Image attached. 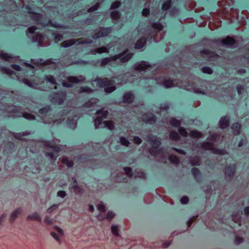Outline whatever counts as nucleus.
<instances>
[{
  "label": "nucleus",
  "mask_w": 249,
  "mask_h": 249,
  "mask_svg": "<svg viewBox=\"0 0 249 249\" xmlns=\"http://www.w3.org/2000/svg\"><path fill=\"white\" fill-rule=\"evenodd\" d=\"M50 109V108L49 106H47L43 108H41L39 110V113L40 114H43L48 112Z\"/></svg>",
  "instance_id": "obj_54"
},
{
  "label": "nucleus",
  "mask_w": 249,
  "mask_h": 249,
  "mask_svg": "<svg viewBox=\"0 0 249 249\" xmlns=\"http://www.w3.org/2000/svg\"><path fill=\"white\" fill-rule=\"evenodd\" d=\"M134 98V95L131 92H126L123 96V102L130 104L133 101Z\"/></svg>",
  "instance_id": "obj_14"
},
{
  "label": "nucleus",
  "mask_w": 249,
  "mask_h": 249,
  "mask_svg": "<svg viewBox=\"0 0 249 249\" xmlns=\"http://www.w3.org/2000/svg\"><path fill=\"white\" fill-rule=\"evenodd\" d=\"M112 31L111 28H100L99 30L96 31L95 33L93 35L92 37L96 39L101 37H104L107 36Z\"/></svg>",
  "instance_id": "obj_8"
},
{
  "label": "nucleus",
  "mask_w": 249,
  "mask_h": 249,
  "mask_svg": "<svg viewBox=\"0 0 249 249\" xmlns=\"http://www.w3.org/2000/svg\"><path fill=\"white\" fill-rule=\"evenodd\" d=\"M178 132L180 133V134L183 137H186L188 135V132L183 127H180L178 128Z\"/></svg>",
  "instance_id": "obj_47"
},
{
  "label": "nucleus",
  "mask_w": 249,
  "mask_h": 249,
  "mask_svg": "<svg viewBox=\"0 0 249 249\" xmlns=\"http://www.w3.org/2000/svg\"><path fill=\"white\" fill-rule=\"evenodd\" d=\"M42 60H40L39 63H40V64L43 65V66L48 65L52 63V61L51 60H46L45 61H43V62H42Z\"/></svg>",
  "instance_id": "obj_61"
},
{
  "label": "nucleus",
  "mask_w": 249,
  "mask_h": 249,
  "mask_svg": "<svg viewBox=\"0 0 249 249\" xmlns=\"http://www.w3.org/2000/svg\"><path fill=\"white\" fill-rule=\"evenodd\" d=\"M237 90L238 93L239 94H241L243 92V91L244 90V89L242 86L238 85L237 86Z\"/></svg>",
  "instance_id": "obj_64"
},
{
  "label": "nucleus",
  "mask_w": 249,
  "mask_h": 249,
  "mask_svg": "<svg viewBox=\"0 0 249 249\" xmlns=\"http://www.w3.org/2000/svg\"><path fill=\"white\" fill-rule=\"evenodd\" d=\"M111 231L112 233L115 236H118V227L117 226L113 225L111 226Z\"/></svg>",
  "instance_id": "obj_49"
},
{
  "label": "nucleus",
  "mask_w": 249,
  "mask_h": 249,
  "mask_svg": "<svg viewBox=\"0 0 249 249\" xmlns=\"http://www.w3.org/2000/svg\"><path fill=\"white\" fill-rule=\"evenodd\" d=\"M73 183L72 188L74 192L77 195H81L84 193L83 188L78 185L76 179L75 178H72Z\"/></svg>",
  "instance_id": "obj_13"
},
{
  "label": "nucleus",
  "mask_w": 249,
  "mask_h": 249,
  "mask_svg": "<svg viewBox=\"0 0 249 249\" xmlns=\"http://www.w3.org/2000/svg\"><path fill=\"white\" fill-rule=\"evenodd\" d=\"M170 161L175 164H178L179 163V159L176 156L171 155L169 156Z\"/></svg>",
  "instance_id": "obj_41"
},
{
  "label": "nucleus",
  "mask_w": 249,
  "mask_h": 249,
  "mask_svg": "<svg viewBox=\"0 0 249 249\" xmlns=\"http://www.w3.org/2000/svg\"><path fill=\"white\" fill-rule=\"evenodd\" d=\"M170 138L173 140H177L179 138V135L177 132L172 131L170 134Z\"/></svg>",
  "instance_id": "obj_43"
},
{
  "label": "nucleus",
  "mask_w": 249,
  "mask_h": 249,
  "mask_svg": "<svg viewBox=\"0 0 249 249\" xmlns=\"http://www.w3.org/2000/svg\"><path fill=\"white\" fill-rule=\"evenodd\" d=\"M65 98V94L62 92L59 94L54 95V96L52 98L51 101L54 104L61 105L63 103Z\"/></svg>",
  "instance_id": "obj_9"
},
{
  "label": "nucleus",
  "mask_w": 249,
  "mask_h": 249,
  "mask_svg": "<svg viewBox=\"0 0 249 249\" xmlns=\"http://www.w3.org/2000/svg\"><path fill=\"white\" fill-rule=\"evenodd\" d=\"M190 162L193 165H198L200 163L199 158L197 157H192L190 159Z\"/></svg>",
  "instance_id": "obj_39"
},
{
  "label": "nucleus",
  "mask_w": 249,
  "mask_h": 249,
  "mask_svg": "<svg viewBox=\"0 0 249 249\" xmlns=\"http://www.w3.org/2000/svg\"><path fill=\"white\" fill-rule=\"evenodd\" d=\"M147 141L152 147L149 149V152L157 157H166L167 156V153L163 152L162 149H157L160 144V142L156 137L153 136L147 137Z\"/></svg>",
  "instance_id": "obj_1"
},
{
  "label": "nucleus",
  "mask_w": 249,
  "mask_h": 249,
  "mask_svg": "<svg viewBox=\"0 0 249 249\" xmlns=\"http://www.w3.org/2000/svg\"><path fill=\"white\" fill-rule=\"evenodd\" d=\"M95 81L98 86L104 88V90L106 93H110L116 89L115 82L112 79L107 78H96Z\"/></svg>",
  "instance_id": "obj_2"
},
{
  "label": "nucleus",
  "mask_w": 249,
  "mask_h": 249,
  "mask_svg": "<svg viewBox=\"0 0 249 249\" xmlns=\"http://www.w3.org/2000/svg\"><path fill=\"white\" fill-rule=\"evenodd\" d=\"M101 3L97 2L94 6L88 9V12L90 13L97 10L100 6Z\"/></svg>",
  "instance_id": "obj_37"
},
{
  "label": "nucleus",
  "mask_w": 249,
  "mask_h": 249,
  "mask_svg": "<svg viewBox=\"0 0 249 249\" xmlns=\"http://www.w3.org/2000/svg\"><path fill=\"white\" fill-rule=\"evenodd\" d=\"M235 168L233 166H229L225 170V178L227 179H230L233 176Z\"/></svg>",
  "instance_id": "obj_16"
},
{
  "label": "nucleus",
  "mask_w": 249,
  "mask_h": 249,
  "mask_svg": "<svg viewBox=\"0 0 249 249\" xmlns=\"http://www.w3.org/2000/svg\"><path fill=\"white\" fill-rule=\"evenodd\" d=\"M115 214L112 212L108 211L106 214V219L111 220L114 217Z\"/></svg>",
  "instance_id": "obj_46"
},
{
  "label": "nucleus",
  "mask_w": 249,
  "mask_h": 249,
  "mask_svg": "<svg viewBox=\"0 0 249 249\" xmlns=\"http://www.w3.org/2000/svg\"><path fill=\"white\" fill-rule=\"evenodd\" d=\"M200 53L202 57L208 60H212L213 58H215L218 56L214 52L206 49L201 51Z\"/></svg>",
  "instance_id": "obj_10"
},
{
  "label": "nucleus",
  "mask_w": 249,
  "mask_h": 249,
  "mask_svg": "<svg viewBox=\"0 0 249 249\" xmlns=\"http://www.w3.org/2000/svg\"><path fill=\"white\" fill-rule=\"evenodd\" d=\"M44 78L46 81L50 82L51 84H52L53 85H54L55 89L56 88V87L55 86L56 83V81H55V78L53 76H52L51 75H46L45 76Z\"/></svg>",
  "instance_id": "obj_29"
},
{
  "label": "nucleus",
  "mask_w": 249,
  "mask_h": 249,
  "mask_svg": "<svg viewBox=\"0 0 249 249\" xmlns=\"http://www.w3.org/2000/svg\"><path fill=\"white\" fill-rule=\"evenodd\" d=\"M99 102V100L96 98H92L89 100V101L86 102L84 106L86 107L89 108L92 107H94L98 102Z\"/></svg>",
  "instance_id": "obj_25"
},
{
  "label": "nucleus",
  "mask_w": 249,
  "mask_h": 249,
  "mask_svg": "<svg viewBox=\"0 0 249 249\" xmlns=\"http://www.w3.org/2000/svg\"><path fill=\"white\" fill-rule=\"evenodd\" d=\"M121 5V3L119 1H115L112 3L111 5L110 9H115L119 7Z\"/></svg>",
  "instance_id": "obj_51"
},
{
  "label": "nucleus",
  "mask_w": 249,
  "mask_h": 249,
  "mask_svg": "<svg viewBox=\"0 0 249 249\" xmlns=\"http://www.w3.org/2000/svg\"><path fill=\"white\" fill-rule=\"evenodd\" d=\"M172 1L171 0H167L165 1L162 6V9L164 11L167 10L171 6Z\"/></svg>",
  "instance_id": "obj_34"
},
{
  "label": "nucleus",
  "mask_w": 249,
  "mask_h": 249,
  "mask_svg": "<svg viewBox=\"0 0 249 249\" xmlns=\"http://www.w3.org/2000/svg\"><path fill=\"white\" fill-rule=\"evenodd\" d=\"M230 118L228 116L222 117L219 122V126L220 128L224 129L229 125Z\"/></svg>",
  "instance_id": "obj_15"
},
{
  "label": "nucleus",
  "mask_w": 249,
  "mask_h": 249,
  "mask_svg": "<svg viewBox=\"0 0 249 249\" xmlns=\"http://www.w3.org/2000/svg\"><path fill=\"white\" fill-rule=\"evenodd\" d=\"M60 204H53V205L50 207L47 210V212L49 213H52L53 211L55 210H56L58 206H59Z\"/></svg>",
  "instance_id": "obj_40"
},
{
  "label": "nucleus",
  "mask_w": 249,
  "mask_h": 249,
  "mask_svg": "<svg viewBox=\"0 0 249 249\" xmlns=\"http://www.w3.org/2000/svg\"><path fill=\"white\" fill-rule=\"evenodd\" d=\"M123 54H118L117 55H115L111 57L104 58L102 61V64L103 65L107 64L111 61H114L118 59H119V58L121 57L123 55Z\"/></svg>",
  "instance_id": "obj_18"
},
{
  "label": "nucleus",
  "mask_w": 249,
  "mask_h": 249,
  "mask_svg": "<svg viewBox=\"0 0 249 249\" xmlns=\"http://www.w3.org/2000/svg\"><path fill=\"white\" fill-rule=\"evenodd\" d=\"M45 146H46L45 150L46 156L54 161L58 156L56 154L61 151L60 145H53L50 142H47L45 143Z\"/></svg>",
  "instance_id": "obj_3"
},
{
  "label": "nucleus",
  "mask_w": 249,
  "mask_h": 249,
  "mask_svg": "<svg viewBox=\"0 0 249 249\" xmlns=\"http://www.w3.org/2000/svg\"><path fill=\"white\" fill-rule=\"evenodd\" d=\"M146 41L145 37H141L136 43L135 48L138 49L142 48L145 45Z\"/></svg>",
  "instance_id": "obj_20"
},
{
  "label": "nucleus",
  "mask_w": 249,
  "mask_h": 249,
  "mask_svg": "<svg viewBox=\"0 0 249 249\" xmlns=\"http://www.w3.org/2000/svg\"><path fill=\"white\" fill-rule=\"evenodd\" d=\"M134 177L136 178H145V174L144 173L140 170H136L134 172Z\"/></svg>",
  "instance_id": "obj_36"
},
{
  "label": "nucleus",
  "mask_w": 249,
  "mask_h": 249,
  "mask_svg": "<svg viewBox=\"0 0 249 249\" xmlns=\"http://www.w3.org/2000/svg\"><path fill=\"white\" fill-rule=\"evenodd\" d=\"M96 114L98 115L97 117H100V118L103 119L107 116L108 112L107 110L102 109L97 111Z\"/></svg>",
  "instance_id": "obj_31"
},
{
  "label": "nucleus",
  "mask_w": 249,
  "mask_h": 249,
  "mask_svg": "<svg viewBox=\"0 0 249 249\" xmlns=\"http://www.w3.org/2000/svg\"><path fill=\"white\" fill-rule=\"evenodd\" d=\"M189 136L193 138H199L202 137V134L196 130H192L189 133Z\"/></svg>",
  "instance_id": "obj_28"
},
{
  "label": "nucleus",
  "mask_w": 249,
  "mask_h": 249,
  "mask_svg": "<svg viewBox=\"0 0 249 249\" xmlns=\"http://www.w3.org/2000/svg\"><path fill=\"white\" fill-rule=\"evenodd\" d=\"M241 125L239 123H234L231 126V128L233 130V133L235 135H238L240 134Z\"/></svg>",
  "instance_id": "obj_27"
},
{
  "label": "nucleus",
  "mask_w": 249,
  "mask_h": 249,
  "mask_svg": "<svg viewBox=\"0 0 249 249\" xmlns=\"http://www.w3.org/2000/svg\"><path fill=\"white\" fill-rule=\"evenodd\" d=\"M222 42L226 46L231 47L235 43V40L233 37L228 36L223 39Z\"/></svg>",
  "instance_id": "obj_19"
},
{
  "label": "nucleus",
  "mask_w": 249,
  "mask_h": 249,
  "mask_svg": "<svg viewBox=\"0 0 249 249\" xmlns=\"http://www.w3.org/2000/svg\"><path fill=\"white\" fill-rule=\"evenodd\" d=\"M181 203L183 204H187L189 201V198L187 196H183L180 199Z\"/></svg>",
  "instance_id": "obj_59"
},
{
  "label": "nucleus",
  "mask_w": 249,
  "mask_h": 249,
  "mask_svg": "<svg viewBox=\"0 0 249 249\" xmlns=\"http://www.w3.org/2000/svg\"><path fill=\"white\" fill-rule=\"evenodd\" d=\"M44 222L47 225H52L53 224V220L50 217L46 216L44 218Z\"/></svg>",
  "instance_id": "obj_53"
},
{
  "label": "nucleus",
  "mask_w": 249,
  "mask_h": 249,
  "mask_svg": "<svg viewBox=\"0 0 249 249\" xmlns=\"http://www.w3.org/2000/svg\"><path fill=\"white\" fill-rule=\"evenodd\" d=\"M150 13V10L148 8H144L142 11V15L144 17H147Z\"/></svg>",
  "instance_id": "obj_57"
},
{
  "label": "nucleus",
  "mask_w": 249,
  "mask_h": 249,
  "mask_svg": "<svg viewBox=\"0 0 249 249\" xmlns=\"http://www.w3.org/2000/svg\"><path fill=\"white\" fill-rule=\"evenodd\" d=\"M85 80V78L82 75L78 76H69L66 81L63 82V86L67 87H71L73 84H78L83 82Z\"/></svg>",
  "instance_id": "obj_4"
},
{
  "label": "nucleus",
  "mask_w": 249,
  "mask_h": 249,
  "mask_svg": "<svg viewBox=\"0 0 249 249\" xmlns=\"http://www.w3.org/2000/svg\"><path fill=\"white\" fill-rule=\"evenodd\" d=\"M133 141V142L137 144H140L142 142V140L139 137L136 136L134 137Z\"/></svg>",
  "instance_id": "obj_58"
},
{
  "label": "nucleus",
  "mask_w": 249,
  "mask_h": 249,
  "mask_svg": "<svg viewBox=\"0 0 249 249\" xmlns=\"http://www.w3.org/2000/svg\"><path fill=\"white\" fill-rule=\"evenodd\" d=\"M21 212L22 211L20 209H18L14 211L11 214L9 219L10 222L11 223L13 222L18 217V216L21 213Z\"/></svg>",
  "instance_id": "obj_23"
},
{
  "label": "nucleus",
  "mask_w": 249,
  "mask_h": 249,
  "mask_svg": "<svg viewBox=\"0 0 249 249\" xmlns=\"http://www.w3.org/2000/svg\"><path fill=\"white\" fill-rule=\"evenodd\" d=\"M201 71L203 73H207V74H212L213 70L208 67H204L201 69Z\"/></svg>",
  "instance_id": "obj_44"
},
{
  "label": "nucleus",
  "mask_w": 249,
  "mask_h": 249,
  "mask_svg": "<svg viewBox=\"0 0 249 249\" xmlns=\"http://www.w3.org/2000/svg\"><path fill=\"white\" fill-rule=\"evenodd\" d=\"M126 51H124L122 53L120 54H124L123 55L120 57V61L122 63H124L128 61L132 56L133 54L131 53H129L127 54Z\"/></svg>",
  "instance_id": "obj_22"
},
{
  "label": "nucleus",
  "mask_w": 249,
  "mask_h": 249,
  "mask_svg": "<svg viewBox=\"0 0 249 249\" xmlns=\"http://www.w3.org/2000/svg\"><path fill=\"white\" fill-rule=\"evenodd\" d=\"M134 69L139 71H143L150 67L149 64L144 61H142L140 63L135 64L134 66Z\"/></svg>",
  "instance_id": "obj_12"
},
{
  "label": "nucleus",
  "mask_w": 249,
  "mask_h": 249,
  "mask_svg": "<svg viewBox=\"0 0 249 249\" xmlns=\"http://www.w3.org/2000/svg\"><path fill=\"white\" fill-rule=\"evenodd\" d=\"M27 220L29 221H37L38 222H41V218L37 213H35L32 215L27 216Z\"/></svg>",
  "instance_id": "obj_21"
},
{
  "label": "nucleus",
  "mask_w": 249,
  "mask_h": 249,
  "mask_svg": "<svg viewBox=\"0 0 249 249\" xmlns=\"http://www.w3.org/2000/svg\"><path fill=\"white\" fill-rule=\"evenodd\" d=\"M120 14L118 11H114L110 13V18L112 19L117 20L120 18Z\"/></svg>",
  "instance_id": "obj_35"
},
{
  "label": "nucleus",
  "mask_w": 249,
  "mask_h": 249,
  "mask_svg": "<svg viewBox=\"0 0 249 249\" xmlns=\"http://www.w3.org/2000/svg\"><path fill=\"white\" fill-rule=\"evenodd\" d=\"M169 108V105L167 103L162 104L160 107V109L161 111V110H167Z\"/></svg>",
  "instance_id": "obj_56"
},
{
  "label": "nucleus",
  "mask_w": 249,
  "mask_h": 249,
  "mask_svg": "<svg viewBox=\"0 0 249 249\" xmlns=\"http://www.w3.org/2000/svg\"><path fill=\"white\" fill-rule=\"evenodd\" d=\"M142 120L146 123L153 124L156 122V117L151 113H147L142 116Z\"/></svg>",
  "instance_id": "obj_11"
},
{
  "label": "nucleus",
  "mask_w": 249,
  "mask_h": 249,
  "mask_svg": "<svg viewBox=\"0 0 249 249\" xmlns=\"http://www.w3.org/2000/svg\"><path fill=\"white\" fill-rule=\"evenodd\" d=\"M97 218L99 221H103L106 219V214L105 213H100L97 215Z\"/></svg>",
  "instance_id": "obj_52"
},
{
  "label": "nucleus",
  "mask_w": 249,
  "mask_h": 249,
  "mask_svg": "<svg viewBox=\"0 0 249 249\" xmlns=\"http://www.w3.org/2000/svg\"><path fill=\"white\" fill-rule=\"evenodd\" d=\"M108 53V49L105 47H102L95 49V50H93L91 52L92 54H95L96 53Z\"/></svg>",
  "instance_id": "obj_26"
},
{
  "label": "nucleus",
  "mask_w": 249,
  "mask_h": 249,
  "mask_svg": "<svg viewBox=\"0 0 249 249\" xmlns=\"http://www.w3.org/2000/svg\"><path fill=\"white\" fill-rule=\"evenodd\" d=\"M59 160L68 168L72 167L74 164L73 161L71 159L66 157H63L60 158Z\"/></svg>",
  "instance_id": "obj_17"
},
{
  "label": "nucleus",
  "mask_w": 249,
  "mask_h": 249,
  "mask_svg": "<svg viewBox=\"0 0 249 249\" xmlns=\"http://www.w3.org/2000/svg\"><path fill=\"white\" fill-rule=\"evenodd\" d=\"M201 147L204 150H211L213 153L215 154H224V152L222 150L215 148L212 142H204L201 144Z\"/></svg>",
  "instance_id": "obj_7"
},
{
  "label": "nucleus",
  "mask_w": 249,
  "mask_h": 249,
  "mask_svg": "<svg viewBox=\"0 0 249 249\" xmlns=\"http://www.w3.org/2000/svg\"><path fill=\"white\" fill-rule=\"evenodd\" d=\"M91 42V41H89L88 39H84L83 38H79V39H71L70 40H67L63 41L61 43V46L66 48L70 46H71L76 43H78V44H85V43H89Z\"/></svg>",
  "instance_id": "obj_5"
},
{
  "label": "nucleus",
  "mask_w": 249,
  "mask_h": 249,
  "mask_svg": "<svg viewBox=\"0 0 249 249\" xmlns=\"http://www.w3.org/2000/svg\"><path fill=\"white\" fill-rule=\"evenodd\" d=\"M192 172L195 178H197L199 176V171L196 168H193L192 170Z\"/></svg>",
  "instance_id": "obj_50"
},
{
  "label": "nucleus",
  "mask_w": 249,
  "mask_h": 249,
  "mask_svg": "<svg viewBox=\"0 0 249 249\" xmlns=\"http://www.w3.org/2000/svg\"><path fill=\"white\" fill-rule=\"evenodd\" d=\"M97 209L100 213H105L107 211L106 207L102 202H100L97 205Z\"/></svg>",
  "instance_id": "obj_32"
},
{
  "label": "nucleus",
  "mask_w": 249,
  "mask_h": 249,
  "mask_svg": "<svg viewBox=\"0 0 249 249\" xmlns=\"http://www.w3.org/2000/svg\"><path fill=\"white\" fill-rule=\"evenodd\" d=\"M103 119L100 117H97L94 120V125L96 128L100 127V125H103V127H107L110 130H112L114 128V124L113 122L110 121H104L102 122Z\"/></svg>",
  "instance_id": "obj_6"
},
{
  "label": "nucleus",
  "mask_w": 249,
  "mask_h": 249,
  "mask_svg": "<svg viewBox=\"0 0 249 249\" xmlns=\"http://www.w3.org/2000/svg\"><path fill=\"white\" fill-rule=\"evenodd\" d=\"M240 219V217L239 215H235V214L232 215V220L235 222L237 223V222H239Z\"/></svg>",
  "instance_id": "obj_63"
},
{
  "label": "nucleus",
  "mask_w": 249,
  "mask_h": 249,
  "mask_svg": "<svg viewBox=\"0 0 249 249\" xmlns=\"http://www.w3.org/2000/svg\"><path fill=\"white\" fill-rule=\"evenodd\" d=\"M124 171L125 174L129 178H131L133 176V173L130 167L124 168Z\"/></svg>",
  "instance_id": "obj_45"
},
{
  "label": "nucleus",
  "mask_w": 249,
  "mask_h": 249,
  "mask_svg": "<svg viewBox=\"0 0 249 249\" xmlns=\"http://www.w3.org/2000/svg\"><path fill=\"white\" fill-rule=\"evenodd\" d=\"M243 238L239 236H237L235 239V243L236 244L238 245L241 243L243 242Z\"/></svg>",
  "instance_id": "obj_60"
},
{
  "label": "nucleus",
  "mask_w": 249,
  "mask_h": 249,
  "mask_svg": "<svg viewBox=\"0 0 249 249\" xmlns=\"http://www.w3.org/2000/svg\"><path fill=\"white\" fill-rule=\"evenodd\" d=\"M22 116L24 118H25L27 119L30 120H32L35 119V116L34 115L29 113H26V112L23 113L22 114Z\"/></svg>",
  "instance_id": "obj_42"
},
{
  "label": "nucleus",
  "mask_w": 249,
  "mask_h": 249,
  "mask_svg": "<svg viewBox=\"0 0 249 249\" xmlns=\"http://www.w3.org/2000/svg\"><path fill=\"white\" fill-rule=\"evenodd\" d=\"M120 141L122 144L126 146H128L129 144V142L124 137H121L120 139Z\"/></svg>",
  "instance_id": "obj_48"
},
{
  "label": "nucleus",
  "mask_w": 249,
  "mask_h": 249,
  "mask_svg": "<svg viewBox=\"0 0 249 249\" xmlns=\"http://www.w3.org/2000/svg\"><path fill=\"white\" fill-rule=\"evenodd\" d=\"M0 57L2 59L5 60H9L11 58V57L8 54L5 53H1Z\"/></svg>",
  "instance_id": "obj_55"
},
{
  "label": "nucleus",
  "mask_w": 249,
  "mask_h": 249,
  "mask_svg": "<svg viewBox=\"0 0 249 249\" xmlns=\"http://www.w3.org/2000/svg\"><path fill=\"white\" fill-rule=\"evenodd\" d=\"M93 92V90L91 89L90 88H89L88 87H81L79 89V93H82V92H86L88 93H91Z\"/></svg>",
  "instance_id": "obj_33"
},
{
  "label": "nucleus",
  "mask_w": 249,
  "mask_h": 249,
  "mask_svg": "<svg viewBox=\"0 0 249 249\" xmlns=\"http://www.w3.org/2000/svg\"><path fill=\"white\" fill-rule=\"evenodd\" d=\"M162 85L166 88H170L174 87L176 84L174 82L169 79H164L162 81Z\"/></svg>",
  "instance_id": "obj_24"
},
{
  "label": "nucleus",
  "mask_w": 249,
  "mask_h": 249,
  "mask_svg": "<svg viewBox=\"0 0 249 249\" xmlns=\"http://www.w3.org/2000/svg\"><path fill=\"white\" fill-rule=\"evenodd\" d=\"M66 193L64 191H59L57 192V196L61 197L62 198H64L66 196Z\"/></svg>",
  "instance_id": "obj_62"
},
{
  "label": "nucleus",
  "mask_w": 249,
  "mask_h": 249,
  "mask_svg": "<svg viewBox=\"0 0 249 249\" xmlns=\"http://www.w3.org/2000/svg\"><path fill=\"white\" fill-rule=\"evenodd\" d=\"M169 122L172 125L175 127H178L180 125V122L175 118H171Z\"/></svg>",
  "instance_id": "obj_38"
},
{
  "label": "nucleus",
  "mask_w": 249,
  "mask_h": 249,
  "mask_svg": "<svg viewBox=\"0 0 249 249\" xmlns=\"http://www.w3.org/2000/svg\"><path fill=\"white\" fill-rule=\"evenodd\" d=\"M151 27L154 29L159 32L163 29V26L159 22H154L151 24Z\"/></svg>",
  "instance_id": "obj_30"
}]
</instances>
